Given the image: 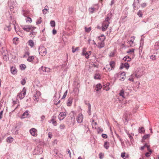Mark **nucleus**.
Masks as SVG:
<instances>
[{
	"label": "nucleus",
	"mask_w": 159,
	"mask_h": 159,
	"mask_svg": "<svg viewBox=\"0 0 159 159\" xmlns=\"http://www.w3.org/2000/svg\"><path fill=\"white\" fill-rule=\"evenodd\" d=\"M111 15V14L110 15L108 14L107 16L105 18V20L102 23V29L103 31H106L109 26V24L110 23L109 21L111 18V16H110Z\"/></svg>",
	"instance_id": "obj_1"
},
{
	"label": "nucleus",
	"mask_w": 159,
	"mask_h": 159,
	"mask_svg": "<svg viewBox=\"0 0 159 159\" xmlns=\"http://www.w3.org/2000/svg\"><path fill=\"white\" fill-rule=\"evenodd\" d=\"M39 54L42 56H44L47 54L46 49L43 46L40 47L39 49Z\"/></svg>",
	"instance_id": "obj_2"
},
{
	"label": "nucleus",
	"mask_w": 159,
	"mask_h": 159,
	"mask_svg": "<svg viewBox=\"0 0 159 159\" xmlns=\"http://www.w3.org/2000/svg\"><path fill=\"white\" fill-rule=\"evenodd\" d=\"M36 28L35 27H32L31 25H24L22 27L23 30L27 32L34 30Z\"/></svg>",
	"instance_id": "obj_3"
},
{
	"label": "nucleus",
	"mask_w": 159,
	"mask_h": 159,
	"mask_svg": "<svg viewBox=\"0 0 159 159\" xmlns=\"http://www.w3.org/2000/svg\"><path fill=\"white\" fill-rule=\"evenodd\" d=\"M75 122V118H73L72 117L68 119L67 121V124L70 127L73 126L74 125Z\"/></svg>",
	"instance_id": "obj_4"
},
{
	"label": "nucleus",
	"mask_w": 159,
	"mask_h": 159,
	"mask_svg": "<svg viewBox=\"0 0 159 159\" xmlns=\"http://www.w3.org/2000/svg\"><path fill=\"white\" fill-rule=\"evenodd\" d=\"M83 116L81 113H79L76 118V121L78 123H81L83 122Z\"/></svg>",
	"instance_id": "obj_5"
},
{
	"label": "nucleus",
	"mask_w": 159,
	"mask_h": 159,
	"mask_svg": "<svg viewBox=\"0 0 159 159\" xmlns=\"http://www.w3.org/2000/svg\"><path fill=\"white\" fill-rule=\"evenodd\" d=\"M67 114V112H62L60 113L58 116V118L60 120H63Z\"/></svg>",
	"instance_id": "obj_6"
},
{
	"label": "nucleus",
	"mask_w": 159,
	"mask_h": 159,
	"mask_svg": "<svg viewBox=\"0 0 159 159\" xmlns=\"http://www.w3.org/2000/svg\"><path fill=\"white\" fill-rule=\"evenodd\" d=\"M41 95V93L39 91H36V94H34L33 97L34 99V100L37 101H38V99H39V98Z\"/></svg>",
	"instance_id": "obj_7"
},
{
	"label": "nucleus",
	"mask_w": 159,
	"mask_h": 159,
	"mask_svg": "<svg viewBox=\"0 0 159 159\" xmlns=\"http://www.w3.org/2000/svg\"><path fill=\"white\" fill-rule=\"evenodd\" d=\"M142 75L140 74H135L134 75H132L131 77L129 78L128 79V80L130 81H132V82H134V79L133 77L134 76V75L137 78H140L141 76H142Z\"/></svg>",
	"instance_id": "obj_8"
},
{
	"label": "nucleus",
	"mask_w": 159,
	"mask_h": 159,
	"mask_svg": "<svg viewBox=\"0 0 159 159\" xmlns=\"http://www.w3.org/2000/svg\"><path fill=\"white\" fill-rule=\"evenodd\" d=\"M115 62L113 61H111L109 65L111 66V68L110 69L109 67H108V66L107 65L106 68L108 70H111L115 66Z\"/></svg>",
	"instance_id": "obj_9"
},
{
	"label": "nucleus",
	"mask_w": 159,
	"mask_h": 159,
	"mask_svg": "<svg viewBox=\"0 0 159 159\" xmlns=\"http://www.w3.org/2000/svg\"><path fill=\"white\" fill-rule=\"evenodd\" d=\"M30 134L34 136H36L37 135V130L34 128H32L30 130Z\"/></svg>",
	"instance_id": "obj_10"
},
{
	"label": "nucleus",
	"mask_w": 159,
	"mask_h": 159,
	"mask_svg": "<svg viewBox=\"0 0 159 159\" xmlns=\"http://www.w3.org/2000/svg\"><path fill=\"white\" fill-rule=\"evenodd\" d=\"M40 69L43 71L46 72H49L51 70V69L50 68L43 67V66H41L40 68Z\"/></svg>",
	"instance_id": "obj_11"
},
{
	"label": "nucleus",
	"mask_w": 159,
	"mask_h": 159,
	"mask_svg": "<svg viewBox=\"0 0 159 159\" xmlns=\"http://www.w3.org/2000/svg\"><path fill=\"white\" fill-rule=\"evenodd\" d=\"M129 64L128 63H122L121 64L120 68V69H122L124 67L126 69H128L129 68Z\"/></svg>",
	"instance_id": "obj_12"
},
{
	"label": "nucleus",
	"mask_w": 159,
	"mask_h": 159,
	"mask_svg": "<svg viewBox=\"0 0 159 159\" xmlns=\"http://www.w3.org/2000/svg\"><path fill=\"white\" fill-rule=\"evenodd\" d=\"M139 3V0H134V2L133 4L134 9H136V6H137V8H138V6Z\"/></svg>",
	"instance_id": "obj_13"
},
{
	"label": "nucleus",
	"mask_w": 159,
	"mask_h": 159,
	"mask_svg": "<svg viewBox=\"0 0 159 159\" xmlns=\"http://www.w3.org/2000/svg\"><path fill=\"white\" fill-rule=\"evenodd\" d=\"M11 73L15 75L17 74V70L15 67L12 66L11 68Z\"/></svg>",
	"instance_id": "obj_14"
},
{
	"label": "nucleus",
	"mask_w": 159,
	"mask_h": 159,
	"mask_svg": "<svg viewBox=\"0 0 159 159\" xmlns=\"http://www.w3.org/2000/svg\"><path fill=\"white\" fill-rule=\"evenodd\" d=\"M29 115L28 111H26L20 117L21 119H23L27 117Z\"/></svg>",
	"instance_id": "obj_15"
},
{
	"label": "nucleus",
	"mask_w": 159,
	"mask_h": 159,
	"mask_svg": "<svg viewBox=\"0 0 159 159\" xmlns=\"http://www.w3.org/2000/svg\"><path fill=\"white\" fill-rule=\"evenodd\" d=\"M73 98H70L67 100V102L66 103L67 105L68 106H70L71 105L72 101H73Z\"/></svg>",
	"instance_id": "obj_16"
},
{
	"label": "nucleus",
	"mask_w": 159,
	"mask_h": 159,
	"mask_svg": "<svg viewBox=\"0 0 159 159\" xmlns=\"http://www.w3.org/2000/svg\"><path fill=\"white\" fill-rule=\"evenodd\" d=\"M54 156L56 157L57 159H61L63 157L62 155L60 154H58L57 152L55 153Z\"/></svg>",
	"instance_id": "obj_17"
},
{
	"label": "nucleus",
	"mask_w": 159,
	"mask_h": 159,
	"mask_svg": "<svg viewBox=\"0 0 159 159\" xmlns=\"http://www.w3.org/2000/svg\"><path fill=\"white\" fill-rule=\"evenodd\" d=\"M3 58L4 61H7L9 59L8 55L6 54H3Z\"/></svg>",
	"instance_id": "obj_18"
},
{
	"label": "nucleus",
	"mask_w": 159,
	"mask_h": 159,
	"mask_svg": "<svg viewBox=\"0 0 159 159\" xmlns=\"http://www.w3.org/2000/svg\"><path fill=\"white\" fill-rule=\"evenodd\" d=\"M98 38L100 40L101 42H103L105 39V37L103 35H101L99 36L98 37Z\"/></svg>",
	"instance_id": "obj_19"
},
{
	"label": "nucleus",
	"mask_w": 159,
	"mask_h": 159,
	"mask_svg": "<svg viewBox=\"0 0 159 159\" xmlns=\"http://www.w3.org/2000/svg\"><path fill=\"white\" fill-rule=\"evenodd\" d=\"M104 46V43L103 42H99L98 43V47L99 48H102Z\"/></svg>",
	"instance_id": "obj_20"
},
{
	"label": "nucleus",
	"mask_w": 159,
	"mask_h": 159,
	"mask_svg": "<svg viewBox=\"0 0 159 159\" xmlns=\"http://www.w3.org/2000/svg\"><path fill=\"white\" fill-rule=\"evenodd\" d=\"M123 60L127 62L130 61H131V59L128 56H126L123 59Z\"/></svg>",
	"instance_id": "obj_21"
},
{
	"label": "nucleus",
	"mask_w": 159,
	"mask_h": 159,
	"mask_svg": "<svg viewBox=\"0 0 159 159\" xmlns=\"http://www.w3.org/2000/svg\"><path fill=\"white\" fill-rule=\"evenodd\" d=\"M94 78L95 79L100 80L101 79L100 75L98 73H96L94 75Z\"/></svg>",
	"instance_id": "obj_22"
},
{
	"label": "nucleus",
	"mask_w": 159,
	"mask_h": 159,
	"mask_svg": "<svg viewBox=\"0 0 159 159\" xmlns=\"http://www.w3.org/2000/svg\"><path fill=\"white\" fill-rule=\"evenodd\" d=\"M14 139L12 137H8L7 139V142L9 143H12Z\"/></svg>",
	"instance_id": "obj_23"
},
{
	"label": "nucleus",
	"mask_w": 159,
	"mask_h": 159,
	"mask_svg": "<svg viewBox=\"0 0 159 159\" xmlns=\"http://www.w3.org/2000/svg\"><path fill=\"white\" fill-rule=\"evenodd\" d=\"M102 87V86L100 84H97L96 87V90L98 91L100 90Z\"/></svg>",
	"instance_id": "obj_24"
},
{
	"label": "nucleus",
	"mask_w": 159,
	"mask_h": 159,
	"mask_svg": "<svg viewBox=\"0 0 159 159\" xmlns=\"http://www.w3.org/2000/svg\"><path fill=\"white\" fill-rule=\"evenodd\" d=\"M28 43L29 45L31 46V47H32L34 45V43L33 41L32 40H29Z\"/></svg>",
	"instance_id": "obj_25"
},
{
	"label": "nucleus",
	"mask_w": 159,
	"mask_h": 159,
	"mask_svg": "<svg viewBox=\"0 0 159 159\" xmlns=\"http://www.w3.org/2000/svg\"><path fill=\"white\" fill-rule=\"evenodd\" d=\"M31 32L30 33V35L32 38L34 37L36 35V32L33 31V30L31 31Z\"/></svg>",
	"instance_id": "obj_26"
},
{
	"label": "nucleus",
	"mask_w": 159,
	"mask_h": 159,
	"mask_svg": "<svg viewBox=\"0 0 159 159\" xmlns=\"http://www.w3.org/2000/svg\"><path fill=\"white\" fill-rule=\"evenodd\" d=\"M34 57L33 56H29L28 59L27 61L29 62H31L34 59Z\"/></svg>",
	"instance_id": "obj_27"
},
{
	"label": "nucleus",
	"mask_w": 159,
	"mask_h": 159,
	"mask_svg": "<svg viewBox=\"0 0 159 159\" xmlns=\"http://www.w3.org/2000/svg\"><path fill=\"white\" fill-rule=\"evenodd\" d=\"M104 147L107 149H108L109 147V143L107 142H105L104 144Z\"/></svg>",
	"instance_id": "obj_28"
},
{
	"label": "nucleus",
	"mask_w": 159,
	"mask_h": 159,
	"mask_svg": "<svg viewBox=\"0 0 159 159\" xmlns=\"http://www.w3.org/2000/svg\"><path fill=\"white\" fill-rule=\"evenodd\" d=\"M154 47L156 49H159V41L155 43Z\"/></svg>",
	"instance_id": "obj_29"
},
{
	"label": "nucleus",
	"mask_w": 159,
	"mask_h": 159,
	"mask_svg": "<svg viewBox=\"0 0 159 159\" xmlns=\"http://www.w3.org/2000/svg\"><path fill=\"white\" fill-rule=\"evenodd\" d=\"M97 125V123L96 122H94V120H92V125L93 128H96V126Z\"/></svg>",
	"instance_id": "obj_30"
},
{
	"label": "nucleus",
	"mask_w": 159,
	"mask_h": 159,
	"mask_svg": "<svg viewBox=\"0 0 159 159\" xmlns=\"http://www.w3.org/2000/svg\"><path fill=\"white\" fill-rule=\"evenodd\" d=\"M88 113H89V115H90L91 114V106L89 103H88Z\"/></svg>",
	"instance_id": "obj_31"
},
{
	"label": "nucleus",
	"mask_w": 159,
	"mask_h": 159,
	"mask_svg": "<svg viewBox=\"0 0 159 159\" xmlns=\"http://www.w3.org/2000/svg\"><path fill=\"white\" fill-rule=\"evenodd\" d=\"M120 96L122 97V98H124V90H121L119 93Z\"/></svg>",
	"instance_id": "obj_32"
},
{
	"label": "nucleus",
	"mask_w": 159,
	"mask_h": 159,
	"mask_svg": "<svg viewBox=\"0 0 159 159\" xmlns=\"http://www.w3.org/2000/svg\"><path fill=\"white\" fill-rule=\"evenodd\" d=\"M26 89L25 88H24L23 89L22 91L20 92L23 95V96H24V98L25 97L26 94Z\"/></svg>",
	"instance_id": "obj_33"
},
{
	"label": "nucleus",
	"mask_w": 159,
	"mask_h": 159,
	"mask_svg": "<svg viewBox=\"0 0 159 159\" xmlns=\"http://www.w3.org/2000/svg\"><path fill=\"white\" fill-rule=\"evenodd\" d=\"M145 147H147L148 149L149 148V146H148L146 143L144 145L141 147L140 149L141 150H143Z\"/></svg>",
	"instance_id": "obj_34"
},
{
	"label": "nucleus",
	"mask_w": 159,
	"mask_h": 159,
	"mask_svg": "<svg viewBox=\"0 0 159 159\" xmlns=\"http://www.w3.org/2000/svg\"><path fill=\"white\" fill-rule=\"evenodd\" d=\"M127 53H130L131 54H134V49H129V50H128L127 52Z\"/></svg>",
	"instance_id": "obj_35"
},
{
	"label": "nucleus",
	"mask_w": 159,
	"mask_h": 159,
	"mask_svg": "<svg viewBox=\"0 0 159 159\" xmlns=\"http://www.w3.org/2000/svg\"><path fill=\"white\" fill-rule=\"evenodd\" d=\"M137 14L140 17H142L143 15V12L141 10H139V11L137 13Z\"/></svg>",
	"instance_id": "obj_36"
},
{
	"label": "nucleus",
	"mask_w": 159,
	"mask_h": 159,
	"mask_svg": "<svg viewBox=\"0 0 159 159\" xmlns=\"http://www.w3.org/2000/svg\"><path fill=\"white\" fill-rule=\"evenodd\" d=\"M144 131H145V130H144V128L143 127H141V128H139V133H143Z\"/></svg>",
	"instance_id": "obj_37"
},
{
	"label": "nucleus",
	"mask_w": 159,
	"mask_h": 159,
	"mask_svg": "<svg viewBox=\"0 0 159 159\" xmlns=\"http://www.w3.org/2000/svg\"><path fill=\"white\" fill-rule=\"evenodd\" d=\"M20 67L21 70H24L26 68V66L25 64H22L20 65Z\"/></svg>",
	"instance_id": "obj_38"
},
{
	"label": "nucleus",
	"mask_w": 159,
	"mask_h": 159,
	"mask_svg": "<svg viewBox=\"0 0 159 159\" xmlns=\"http://www.w3.org/2000/svg\"><path fill=\"white\" fill-rule=\"evenodd\" d=\"M17 97L19 98L20 99H22L24 98V96H23V95L22 94V93L20 92V93H19Z\"/></svg>",
	"instance_id": "obj_39"
},
{
	"label": "nucleus",
	"mask_w": 159,
	"mask_h": 159,
	"mask_svg": "<svg viewBox=\"0 0 159 159\" xmlns=\"http://www.w3.org/2000/svg\"><path fill=\"white\" fill-rule=\"evenodd\" d=\"M51 26L52 27H55V22L54 20H52L50 22Z\"/></svg>",
	"instance_id": "obj_40"
},
{
	"label": "nucleus",
	"mask_w": 159,
	"mask_h": 159,
	"mask_svg": "<svg viewBox=\"0 0 159 159\" xmlns=\"http://www.w3.org/2000/svg\"><path fill=\"white\" fill-rule=\"evenodd\" d=\"M48 10V7L47 6H46L45 7V8L43 10V14H46L47 12H44V10H45L46 11H47Z\"/></svg>",
	"instance_id": "obj_41"
},
{
	"label": "nucleus",
	"mask_w": 159,
	"mask_h": 159,
	"mask_svg": "<svg viewBox=\"0 0 159 159\" xmlns=\"http://www.w3.org/2000/svg\"><path fill=\"white\" fill-rule=\"evenodd\" d=\"M85 31L86 32L89 33L91 30V28L89 27L87 28L86 27L85 28Z\"/></svg>",
	"instance_id": "obj_42"
},
{
	"label": "nucleus",
	"mask_w": 159,
	"mask_h": 159,
	"mask_svg": "<svg viewBox=\"0 0 159 159\" xmlns=\"http://www.w3.org/2000/svg\"><path fill=\"white\" fill-rule=\"evenodd\" d=\"M42 22V18L41 17H39V19L38 20L36 21V24H39Z\"/></svg>",
	"instance_id": "obj_43"
},
{
	"label": "nucleus",
	"mask_w": 159,
	"mask_h": 159,
	"mask_svg": "<svg viewBox=\"0 0 159 159\" xmlns=\"http://www.w3.org/2000/svg\"><path fill=\"white\" fill-rule=\"evenodd\" d=\"M151 59L153 60H155L156 59V56L155 55H151L150 56Z\"/></svg>",
	"instance_id": "obj_44"
},
{
	"label": "nucleus",
	"mask_w": 159,
	"mask_h": 159,
	"mask_svg": "<svg viewBox=\"0 0 159 159\" xmlns=\"http://www.w3.org/2000/svg\"><path fill=\"white\" fill-rule=\"evenodd\" d=\"M72 52L73 53H74L76 51H78L79 50V48L78 47H76L75 49H74L73 47H72Z\"/></svg>",
	"instance_id": "obj_45"
},
{
	"label": "nucleus",
	"mask_w": 159,
	"mask_h": 159,
	"mask_svg": "<svg viewBox=\"0 0 159 159\" xmlns=\"http://www.w3.org/2000/svg\"><path fill=\"white\" fill-rule=\"evenodd\" d=\"M52 124L55 126L57 125V123L56 121L54 120V119H52L51 120Z\"/></svg>",
	"instance_id": "obj_46"
},
{
	"label": "nucleus",
	"mask_w": 159,
	"mask_h": 159,
	"mask_svg": "<svg viewBox=\"0 0 159 159\" xmlns=\"http://www.w3.org/2000/svg\"><path fill=\"white\" fill-rule=\"evenodd\" d=\"M90 12L91 13H93L94 11L95 10V9L94 7L90 8L89 9Z\"/></svg>",
	"instance_id": "obj_47"
},
{
	"label": "nucleus",
	"mask_w": 159,
	"mask_h": 159,
	"mask_svg": "<svg viewBox=\"0 0 159 159\" xmlns=\"http://www.w3.org/2000/svg\"><path fill=\"white\" fill-rule=\"evenodd\" d=\"M26 20V22H29L31 23L32 22L31 19L30 17L27 18Z\"/></svg>",
	"instance_id": "obj_48"
},
{
	"label": "nucleus",
	"mask_w": 159,
	"mask_h": 159,
	"mask_svg": "<svg viewBox=\"0 0 159 159\" xmlns=\"http://www.w3.org/2000/svg\"><path fill=\"white\" fill-rule=\"evenodd\" d=\"M67 93V90H66L65 93H64V95L61 98V99H64L66 96Z\"/></svg>",
	"instance_id": "obj_49"
},
{
	"label": "nucleus",
	"mask_w": 159,
	"mask_h": 159,
	"mask_svg": "<svg viewBox=\"0 0 159 159\" xmlns=\"http://www.w3.org/2000/svg\"><path fill=\"white\" fill-rule=\"evenodd\" d=\"M86 49L85 48H84L83 49V51H82V55H84V54H85L86 52H87L86 51Z\"/></svg>",
	"instance_id": "obj_50"
},
{
	"label": "nucleus",
	"mask_w": 159,
	"mask_h": 159,
	"mask_svg": "<svg viewBox=\"0 0 159 159\" xmlns=\"http://www.w3.org/2000/svg\"><path fill=\"white\" fill-rule=\"evenodd\" d=\"M65 127V126L64 124L61 125L60 126V128L61 129H64Z\"/></svg>",
	"instance_id": "obj_51"
},
{
	"label": "nucleus",
	"mask_w": 159,
	"mask_h": 159,
	"mask_svg": "<svg viewBox=\"0 0 159 159\" xmlns=\"http://www.w3.org/2000/svg\"><path fill=\"white\" fill-rule=\"evenodd\" d=\"M21 84L22 85H24L25 84L26 81L25 79H23L22 80H21Z\"/></svg>",
	"instance_id": "obj_52"
},
{
	"label": "nucleus",
	"mask_w": 159,
	"mask_h": 159,
	"mask_svg": "<svg viewBox=\"0 0 159 159\" xmlns=\"http://www.w3.org/2000/svg\"><path fill=\"white\" fill-rule=\"evenodd\" d=\"M149 136V134H147L143 136V139L144 140L146 139Z\"/></svg>",
	"instance_id": "obj_53"
},
{
	"label": "nucleus",
	"mask_w": 159,
	"mask_h": 159,
	"mask_svg": "<svg viewBox=\"0 0 159 159\" xmlns=\"http://www.w3.org/2000/svg\"><path fill=\"white\" fill-rule=\"evenodd\" d=\"M102 136L103 138L104 139H107V135L105 134H102Z\"/></svg>",
	"instance_id": "obj_54"
},
{
	"label": "nucleus",
	"mask_w": 159,
	"mask_h": 159,
	"mask_svg": "<svg viewBox=\"0 0 159 159\" xmlns=\"http://www.w3.org/2000/svg\"><path fill=\"white\" fill-rule=\"evenodd\" d=\"M84 55L85 56V57L86 58L88 59L89 57V53H88V52H86L85 54H84Z\"/></svg>",
	"instance_id": "obj_55"
},
{
	"label": "nucleus",
	"mask_w": 159,
	"mask_h": 159,
	"mask_svg": "<svg viewBox=\"0 0 159 159\" xmlns=\"http://www.w3.org/2000/svg\"><path fill=\"white\" fill-rule=\"evenodd\" d=\"M103 89L106 91H108L110 89V88L107 86V87L105 86V87L103 88Z\"/></svg>",
	"instance_id": "obj_56"
},
{
	"label": "nucleus",
	"mask_w": 159,
	"mask_h": 159,
	"mask_svg": "<svg viewBox=\"0 0 159 159\" xmlns=\"http://www.w3.org/2000/svg\"><path fill=\"white\" fill-rule=\"evenodd\" d=\"M3 110L1 111L0 112V120L2 118Z\"/></svg>",
	"instance_id": "obj_57"
},
{
	"label": "nucleus",
	"mask_w": 159,
	"mask_h": 159,
	"mask_svg": "<svg viewBox=\"0 0 159 159\" xmlns=\"http://www.w3.org/2000/svg\"><path fill=\"white\" fill-rule=\"evenodd\" d=\"M66 152H68V153L69 154V157H70V158H71V153L70 152V150L69 149H68L67 150Z\"/></svg>",
	"instance_id": "obj_58"
},
{
	"label": "nucleus",
	"mask_w": 159,
	"mask_h": 159,
	"mask_svg": "<svg viewBox=\"0 0 159 159\" xmlns=\"http://www.w3.org/2000/svg\"><path fill=\"white\" fill-rule=\"evenodd\" d=\"M98 133H99L100 132H102L103 129L101 128H98Z\"/></svg>",
	"instance_id": "obj_59"
},
{
	"label": "nucleus",
	"mask_w": 159,
	"mask_h": 159,
	"mask_svg": "<svg viewBox=\"0 0 159 159\" xmlns=\"http://www.w3.org/2000/svg\"><path fill=\"white\" fill-rule=\"evenodd\" d=\"M141 7H144L146 6V3H144L143 4H141Z\"/></svg>",
	"instance_id": "obj_60"
},
{
	"label": "nucleus",
	"mask_w": 159,
	"mask_h": 159,
	"mask_svg": "<svg viewBox=\"0 0 159 159\" xmlns=\"http://www.w3.org/2000/svg\"><path fill=\"white\" fill-rule=\"evenodd\" d=\"M128 135L131 140H132V139H133V137L130 134H128Z\"/></svg>",
	"instance_id": "obj_61"
},
{
	"label": "nucleus",
	"mask_w": 159,
	"mask_h": 159,
	"mask_svg": "<svg viewBox=\"0 0 159 159\" xmlns=\"http://www.w3.org/2000/svg\"><path fill=\"white\" fill-rule=\"evenodd\" d=\"M125 156V153L122 152L121 153V156L122 157H124Z\"/></svg>",
	"instance_id": "obj_62"
},
{
	"label": "nucleus",
	"mask_w": 159,
	"mask_h": 159,
	"mask_svg": "<svg viewBox=\"0 0 159 159\" xmlns=\"http://www.w3.org/2000/svg\"><path fill=\"white\" fill-rule=\"evenodd\" d=\"M99 157L100 159H102L103 158V156H102V153H100L99 154Z\"/></svg>",
	"instance_id": "obj_63"
},
{
	"label": "nucleus",
	"mask_w": 159,
	"mask_h": 159,
	"mask_svg": "<svg viewBox=\"0 0 159 159\" xmlns=\"http://www.w3.org/2000/svg\"><path fill=\"white\" fill-rule=\"evenodd\" d=\"M125 79V78L124 77H122L120 78V80L121 81H123Z\"/></svg>",
	"instance_id": "obj_64"
}]
</instances>
